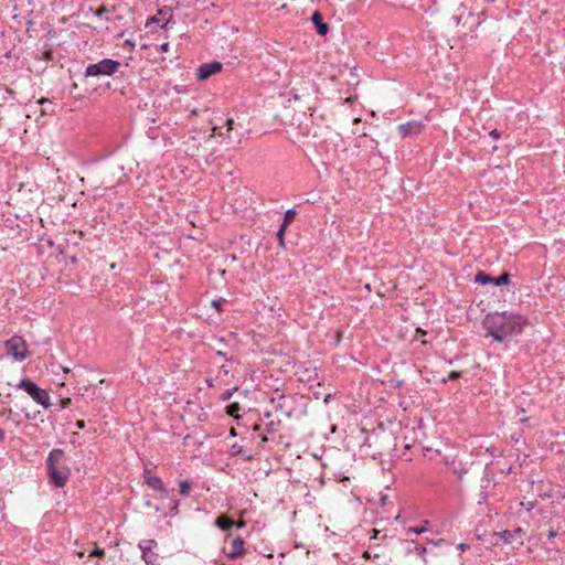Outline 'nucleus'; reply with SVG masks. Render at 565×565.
<instances>
[{
    "label": "nucleus",
    "instance_id": "1a4fd4ad",
    "mask_svg": "<svg viewBox=\"0 0 565 565\" xmlns=\"http://www.w3.org/2000/svg\"><path fill=\"white\" fill-rule=\"evenodd\" d=\"M499 536L505 544L523 545L524 531L522 527H516L513 531L504 530L499 533Z\"/></svg>",
    "mask_w": 565,
    "mask_h": 565
},
{
    "label": "nucleus",
    "instance_id": "72a5a7b5",
    "mask_svg": "<svg viewBox=\"0 0 565 565\" xmlns=\"http://www.w3.org/2000/svg\"><path fill=\"white\" fill-rule=\"evenodd\" d=\"M489 136L494 138V139H499L500 136H501V131H499L498 129L494 128V129L489 131Z\"/></svg>",
    "mask_w": 565,
    "mask_h": 565
},
{
    "label": "nucleus",
    "instance_id": "39448f33",
    "mask_svg": "<svg viewBox=\"0 0 565 565\" xmlns=\"http://www.w3.org/2000/svg\"><path fill=\"white\" fill-rule=\"evenodd\" d=\"M486 21V13L483 11L473 13L468 11L462 22V28L466 29L459 35L461 39L475 40L478 38L477 29Z\"/></svg>",
    "mask_w": 565,
    "mask_h": 565
},
{
    "label": "nucleus",
    "instance_id": "3c124183",
    "mask_svg": "<svg viewBox=\"0 0 565 565\" xmlns=\"http://www.w3.org/2000/svg\"><path fill=\"white\" fill-rule=\"evenodd\" d=\"M363 556H364V557H366V558H372V556H371V554H370V552H369V551H365V552L363 553Z\"/></svg>",
    "mask_w": 565,
    "mask_h": 565
},
{
    "label": "nucleus",
    "instance_id": "a211bd4d",
    "mask_svg": "<svg viewBox=\"0 0 565 565\" xmlns=\"http://www.w3.org/2000/svg\"><path fill=\"white\" fill-rule=\"evenodd\" d=\"M511 275L508 271L502 273L499 277H492L491 285L507 286L510 282Z\"/></svg>",
    "mask_w": 565,
    "mask_h": 565
},
{
    "label": "nucleus",
    "instance_id": "4be33fe9",
    "mask_svg": "<svg viewBox=\"0 0 565 565\" xmlns=\"http://www.w3.org/2000/svg\"><path fill=\"white\" fill-rule=\"evenodd\" d=\"M459 10H460L461 12H460L459 14H455V15L452 17V20H454V22L456 23V25H457V26H459L460 24L462 25L463 19H465V17H466V14H465V13H467V7H466V6H463V3H461V4L459 6Z\"/></svg>",
    "mask_w": 565,
    "mask_h": 565
},
{
    "label": "nucleus",
    "instance_id": "393cba45",
    "mask_svg": "<svg viewBox=\"0 0 565 565\" xmlns=\"http://www.w3.org/2000/svg\"><path fill=\"white\" fill-rule=\"evenodd\" d=\"M92 544L95 545V548L90 552L89 557L103 558L105 556V550L98 547L95 542H93Z\"/></svg>",
    "mask_w": 565,
    "mask_h": 565
},
{
    "label": "nucleus",
    "instance_id": "2eb2a0df",
    "mask_svg": "<svg viewBox=\"0 0 565 565\" xmlns=\"http://www.w3.org/2000/svg\"><path fill=\"white\" fill-rule=\"evenodd\" d=\"M214 524L220 530L227 532L234 526V521L226 514H221L215 519Z\"/></svg>",
    "mask_w": 565,
    "mask_h": 565
},
{
    "label": "nucleus",
    "instance_id": "ea45409f",
    "mask_svg": "<svg viewBox=\"0 0 565 565\" xmlns=\"http://www.w3.org/2000/svg\"><path fill=\"white\" fill-rule=\"evenodd\" d=\"M169 42H164L162 43L159 47H160V51L162 52H167L169 50Z\"/></svg>",
    "mask_w": 565,
    "mask_h": 565
},
{
    "label": "nucleus",
    "instance_id": "6e6552de",
    "mask_svg": "<svg viewBox=\"0 0 565 565\" xmlns=\"http://www.w3.org/2000/svg\"><path fill=\"white\" fill-rule=\"evenodd\" d=\"M222 68H223L222 63H220L217 61L203 63L196 70V79L198 81H206L212 75L220 73L222 71Z\"/></svg>",
    "mask_w": 565,
    "mask_h": 565
},
{
    "label": "nucleus",
    "instance_id": "4468645a",
    "mask_svg": "<svg viewBox=\"0 0 565 565\" xmlns=\"http://www.w3.org/2000/svg\"><path fill=\"white\" fill-rule=\"evenodd\" d=\"M244 545H245V541L243 537H241V536L235 537L232 541V550L227 554V557L230 559H235L238 556H242L244 554Z\"/></svg>",
    "mask_w": 565,
    "mask_h": 565
},
{
    "label": "nucleus",
    "instance_id": "37998d69",
    "mask_svg": "<svg viewBox=\"0 0 565 565\" xmlns=\"http://www.w3.org/2000/svg\"><path fill=\"white\" fill-rule=\"evenodd\" d=\"M178 508H179V501L175 500V501H173V505L171 508V511L177 513L178 512Z\"/></svg>",
    "mask_w": 565,
    "mask_h": 565
},
{
    "label": "nucleus",
    "instance_id": "a19ab883",
    "mask_svg": "<svg viewBox=\"0 0 565 565\" xmlns=\"http://www.w3.org/2000/svg\"><path fill=\"white\" fill-rule=\"evenodd\" d=\"M234 526H236L237 529H243L245 526V522L244 521H237V522L234 521Z\"/></svg>",
    "mask_w": 565,
    "mask_h": 565
},
{
    "label": "nucleus",
    "instance_id": "bb28decb",
    "mask_svg": "<svg viewBox=\"0 0 565 565\" xmlns=\"http://www.w3.org/2000/svg\"><path fill=\"white\" fill-rule=\"evenodd\" d=\"M226 302V299L220 297L217 299H213L211 305L212 307L217 311V312H221L222 311V306L223 303Z\"/></svg>",
    "mask_w": 565,
    "mask_h": 565
},
{
    "label": "nucleus",
    "instance_id": "7c9ffc66",
    "mask_svg": "<svg viewBox=\"0 0 565 565\" xmlns=\"http://www.w3.org/2000/svg\"><path fill=\"white\" fill-rule=\"evenodd\" d=\"M558 532L557 530L550 529L547 531V541L550 544H554V539L557 536Z\"/></svg>",
    "mask_w": 565,
    "mask_h": 565
},
{
    "label": "nucleus",
    "instance_id": "6ab92c4d",
    "mask_svg": "<svg viewBox=\"0 0 565 565\" xmlns=\"http://www.w3.org/2000/svg\"><path fill=\"white\" fill-rule=\"evenodd\" d=\"M491 281H492V276H490L489 274H487L483 270H479L475 276L476 284L488 285V284H491Z\"/></svg>",
    "mask_w": 565,
    "mask_h": 565
},
{
    "label": "nucleus",
    "instance_id": "5fc2aeb1",
    "mask_svg": "<svg viewBox=\"0 0 565 565\" xmlns=\"http://www.w3.org/2000/svg\"><path fill=\"white\" fill-rule=\"evenodd\" d=\"M71 263H73V264L77 263V258H76V256H73V257L71 258Z\"/></svg>",
    "mask_w": 565,
    "mask_h": 565
},
{
    "label": "nucleus",
    "instance_id": "09e8293b",
    "mask_svg": "<svg viewBox=\"0 0 565 565\" xmlns=\"http://www.w3.org/2000/svg\"><path fill=\"white\" fill-rule=\"evenodd\" d=\"M273 431H274V427H273V423H270L267 426V433H273Z\"/></svg>",
    "mask_w": 565,
    "mask_h": 565
},
{
    "label": "nucleus",
    "instance_id": "13d9d810",
    "mask_svg": "<svg viewBox=\"0 0 565 565\" xmlns=\"http://www.w3.org/2000/svg\"><path fill=\"white\" fill-rule=\"evenodd\" d=\"M25 418L33 419L34 417L30 416V414H25Z\"/></svg>",
    "mask_w": 565,
    "mask_h": 565
},
{
    "label": "nucleus",
    "instance_id": "f03ea898",
    "mask_svg": "<svg viewBox=\"0 0 565 565\" xmlns=\"http://www.w3.org/2000/svg\"><path fill=\"white\" fill-rule=\"evenodd\" d=\"M64 450L60 448L52 449L46 458V472L56 488H63L71 476V470L64 465Z\"/></svg>",
    "mask_w": 565,
    "mask_h": 565
},
{
    "label": "nucleus",
    "instance_id": "c9c22d12",
    "mask_svg": "<svg viewBox=\"0 0 565 565\" xmlns=\"http://www.w3.org/2000/svg\"><path fill=\"white\" fill-rule=\"evenodd\" d=\"M108 10L105 6H102L99 7L96 11H95V14L97 17H102L104 13H106Z\"/></svg>",
    "mask_w": 565,
    "mask_h": 565
},
{
    "label": "nucleus",
    "instance_id": "ddd939ff",
    "mask_svg": "<svg viewBox=\"0 0 565 565\" xmlns=\"http://www.w3.org/2000/svg\"><path fill=\"white\" fill-rule=\"evenodd\" d=\"M422 131V124L418 121H408L398 126V132L403 137L418 135Z\"/></svg>",
    "mask_w": 565,
    "mask_h": 565
},
{
    "label": "nucleus",
    "instance_id": "de8ad7c7",
    "mask_svg": "<svg viewBox=\"0 0 565 565\" xmlns=\"http://www.w3.org/2000/svg\"><path fill=\"white\" fill-rule=\"evenodd\" d=\"M216 355L225 358V356H226V353H225V352H223V351H221V350H217V351H216Z\"/></svg>",
    "mask_w": 565,
    "mask_h": 565
},
{
    "label": "nucleus",
    "instance_id": "8fccbe9b",
    "mask_svg": "<svg viewBox=\"0 0 565 565\" xmlns=\"http://www.w3.org/2000/svg\"><path fill=\"white\" fill-rule=\"evenodd\" d=\"M76 555L79 557V558H83L85 553L83 551H79V552H76Z\"/></svg>",
    "mask_w": 565,
    "mask_h": 565
},
{
    "label": "nucleus",
    "instance_id": "9d476101",
    "mask_svg": "<svg viewBox=\"0 0 565 565\" xmlns=\"http://www.w3.org/2000/svg\"><path fill=\"white\" fill-rule=\"evenodd\" d=\"M310 19L316 29V32L319 35L324 36L328 34L329 24L327 22H324L323 17L320 11H315Z\"/></svg>",
    "mask_w": 565,
    "mask_h": 565
},
{
    "label": "nucleus",
    "instance_id": "a18cd8bd",
    "mask_svg": "<svg viewBox=\"0 0 565 565\" xmlns=\"http://www.w3.org/2000/svg\"><path fill=\"white\" fill-rule=\"evenodd\" d=\"M157 23L158 22V19L156 17H152L150 18L148 21H147V24L146 25H149L150 23Z\"/></svg>",
    "mask_w": 565,
    "mask_h": 565
},
{
    "label": "nucleus",
    "instance_id": "4d7b16f0",
    "mask_svg": "<svg viewBox=\"0 0 565 565\" xmlns=\"http://www.w3.org/2000/svg\"><path fill=\"white\" fill-rule=\"evenodd\" d=\"M231 435H232V436H235V435H236L235 428H232V429H231Z\"/></svg>",
    "mask_w": 565,
    "mask_h": 565
},
{
    "label": "nucleus",
    "instance_id": "f3484780",
    "mask_svg": "<svg viewBox=\"0 0 565 565\" xmlns=\"http://www.w3.org/2000/svg\"><path fill=\"white\" fill-rule=\"evenodd\" d=\"M239 411H241V405L237 402L230 403L225 408V413L228 416L234 417L236 420H238L241 418V416L238 415Z\"/></svg>",
    "mask_w": 565,
    "mask_h": 565
},
{
    "label": "nucleus",
    "instance_id": "c85d7f7f",
    "mask_svg": "<svg viewBox=\"0 0 565 565\" xmlns=\"http://www.w3.org/2000/svg\"><path fill=\"white\" fill-rule=\"evenodd\" d=\"M427 531L426 526L425 525H420V526H414V527H409L408 529V533H414V534H423Z\"/></svg>",
    "mask_w": 565,
    "mask_h": 565
},
{
    "label": "nucleus",
    "instance_id": "f704fd0d",
    "mask_svg": "<svg viewBox=\"0 0 565 565\" xmlns=\"http://www.w3.org/2000/svg\"><path fill=\"white\" fill-rule=\"evenodd\" d=\"M445 542L444 539H439V540H427V543L428 544H433L435 546H440L443 543Z\"/></svg>",
    "mask_w": 565,
    "mask_h": 565
},
{
    "label": "nucleus",
    "instance_id": "6e6d98bb",
    "mask_svg": "<svg viewBox=\"0 0 565 565\" xmlns=\"http://www.w3.org/2000/svg\"><path fill=\"white\" fill-rule=\"evenodd\" d=\"M260 440H262V443H265V441H267V437L263 435V436H260Z\"/></svg>",
    "mask_w": 565,
    "mask_h": 565
},
{
    "label": "nucleus",
    "instance_id": "dca6fc26",
    "mask_svg": "<svg viewBox=\"0 0 565 565\" xmlns=\"http://www.w3.org/2000/svg\"><path fill=\"white\" fill-rule=\"evenodd\" d=\"M157 545L158 543L153 539L143 540L138 544V547L141 551L142 561H147V553L151 552Z\"/></svg>",
    "mask_w": 565,
    "mask_h": 565
},
{
    "label": "nucleus",
    "instance_id": "9b49d317",
    "mask_svg": "<svg viewBox=\"0 0 565 565\" xmlns=\"http://www.w3.org/2000/svg\"><path fill=\"white\" fill-rule=\"evenodd\" d=\"M446 463L448 466V469L451 471V473L454 476H456L457 481L459 483H462L463 477L469 472V468L466 465H463L462 462H456L455 460H452L450 462L447 461Z\"/></svg>",
    "mask_w": 565,
    "mask_h": 565
},
{
    "label": "nucleus",
    "instance_id": "2f4dec72",
    "mask_svg": "<svg viewBox=\"0 0 565 565\" xmlns=\"http://www.w3.org/2000/svg\"><path fill=\"white\" fill-rule=\"evenodd\" d=\"M461 376V372L459 371H451L448 375V380H458ZM447 379L443 380V383H446Z\"/></svg>",
    "mask_w": 565,
    "mask_h": 565
},
{
    "label": "nucleus",
    "instance_id": "cd10ccee",
    "mask_svg": "<svg viewBox=\"0 0 565 565\" xmlns=\"http://www.w3.org/2000/svg\"><path fill=\"white\" fill-rule=\"evenodd\" d=\"M238 388L235 386V387H232V388H228V390H225L222 394H221V399L223 402H226L228 399H231V397L233 396L234 392H236Z\"/></svg>",
    "mask_w": 565,
    "mask_h": 565
},
{
    "label": "nucleus",
    "instance_id": "58836bf2",
    "mask_svg": "<svg viewBox=\"0 0 565 565\" xmlns=\"http://www.w3.org/2000/svg\"><path fill=\"white\" fill-rule=\"evenodd\" d=\"M75 426L78 428V429H84L85 428V422L83 419H79L75 423Z\"/></svg>",
    "mask_w": 565,
    "mask_h": 565
},
{
    "label": "nucleus",
    "instance_id": "bf43d9fd",
    "mask_svg": "<svg viewBox=\"0 0 565 565\" xmlns=\"http://www.w3.org/2000/svg\"><path fill=\"white\" fill-rule=\"evenodd\" d=\"M46 102H47V99H46V98H42V99L40 100V103H41V104H44V103H46Z\"/></svg>",
    "mask_w": 565,
    "mask_h": 565
},
{
    "label": "nucleus",
    "instance_id": "412c9836",
    "mask_svg": "<svg viewBox=\"0 0 565 565\" xmlns=\"http://www.w3.org/2000/svg\"><path fill=\"white\" fill-rule=\"evenodd\" d=\"M225 126H226V134H223V132H217L218 136H222V137H226L230 141H232L233 137L231 136V131L234 129V126H235V121L233 118H227L225 120Z\"/></svg>",
    "mask_w": 565,
    "mask_h": 565
},
{
    "label": "nucleus",
    "instance_id": "7ed1b4c3",
    "mask_svg": "<svg viewBox=\"0 0 565 565\" xmlns=\"http://www.w3.org/2000/svg\"><path fill=\"white\" fill-rule=\"evenodd\" d=\"M121 68V63L117 60L105 57L96 63L88 64L84 71V77L114 76Z\"/></svg>",
    "mask_w": 565,
    "mask_h": 565
},
{
    "label": "nucleus",
    "instance_id": "603ef678",
    "mask_svg": "<svg viewBox=\"0 0 565 565\" xmlns=\"http://www.w3.org/2000/svg\"><path fill=\"white\" fill-rule=\"evenodd\" d=\"M205 382H206L207 386H213V381L211 379H206Z\"/></svg>",
    "mask_w": 565,
    "mask_h": 565
},
{
    "label": "nucleus",
    "instance_id": "864d4df0",
    "mask_svg": "<svg viewBox=\"0 0 565 565\" xmlns=\"http://www.w3.org/2000/svg\"><path fill=\"white\" fill-rule=\"evenodd\" d=\"M254 430H255V431L260 430V425H259V424H256V425L254 426Z\"/></svg>",
    "mask_w": 565,
    "mask_h": 565
},
{
    "label": "nucleus",
    "instance_id": "20e7f679",
    "mask_svg": "<svg viewBox=\"0 0 565 565\" xmlns=\"http://www.w3.org/2000/svg\"><path fill=\"white\" fill-rule=\"evenodd\" d=\"M18 390L24 391L36 404L47 409L51 407V398L44 388H41L35 382L29 377L22 379L15 386Z\"/></svg>",
    "mask_w": 565,
    "mask_h": 565
},
{
    "label": "nucleus",
    "instance_id": "0eeeda50",
    "mask_svg": "<svg viewBox=\"0 0 565 565\" xmlns=\"http://www.w3.org/2000/svg\"><path fill=\"white\" fill-rule=\"evenodd\" d=\"M405 555H416L422 558L423 565H427L426 547L414 540H399Z\"/></svg>",
    "mask_w": 565,
    "mask_h": 565
},
{
    "label": "nucleus",
    "instance_id": "f8f14e48",
    "mask_svg": "<svg viewBox=\"0 0 565 565\" xmlns=\"http://www.w3.org/2000/svg\"><path fill=\"white\" fill-rule=\"evenodd\" d=\"M145 482L149 488L159 491L162 497H169V490L164 487L161 478H159L158 476L146 477Z\"/></svg>",
    "mask_w": 565,
    "mask_h": 565
},
{
    "label": "nucleus",
    "instance_id": "a878e982",
    "mask_svg": "<svg viewBox=\"0 0 565 565\" xmlns=\"http://www.w3.org/2000/svg\"><path fill=\"white\" fill-rule=\"evenodd\" d=\"M286 230L287 227H285V225H280L277 233H276V236L278 238V242H279V245L280 246H285V233H286Z\"/></svg>",
    "mask_w": 565,
    "mask_h": 565
},
{
    "label": "nucleus",
    "instance_id": "79ce46f5",
    "mask_svg": "<svg viewBox=\"0 0 565 565\" xmlns=\"http://www.w3.org/2000/svg\"><path fill=\"white\" fill-rule=\"evenodd\" d=\"M285 398V395H280L279 396V399H278V403L277 405L275 406V409L278 411L282 407V405L280 404V401Z\"/></svg>",
    "mask_w": 565,
    "mask_h": 565
},
{
    "label": "nucleus",
    "instance_id": "b1692460",
    "mask_svg": "<svg viewBox=\"0 0 565 565\" xmlns=\"http://www.w3.org/2000/svg\"><path fill=\"white\" fill-rule=\"evenodd\" d=\"M180 489L179 492L182 497H186L190 493V490L192 488V481L191 480H183L179 484Z\"/></svg>",
    "mask_w": 565,
    "mask_h": 565
},
{
    "label": "nucleus",
    "instance_id": "f257e3e1",
    "mask_svg": "<svg viewBox=\"0 0 565 565\" xmlns=\"http://www.w3.org/2000/svg\"><path fill=\"white\" fill-rule=\"evenodd\" d=\"M529 324L530 320L526 316L511 311L490 312L482 321L487 337H491L497 342L521 334Z\"/></svg>",
    "mask_w": 565,
    "mask_h": 565
},
{
    "label": "nucleus",
    "instance_id": "680f3d73",
    "mask_svg": "<svg viewBox=\"0 0 565 565\" xmlns=\"http://www.w3.org/2000/svg\"><path fill=\"white\" fill-rule=\"evenodd\" d=\"M217 129H218L217 127H213V131H214V134H216V130H217Z\"/></svg>",
    "mask_w": 565,
    "mask_h": 565
},
{
    "label": "nucleus",
    "instance_id": "e433bc0d",
    "mask_svg": "<svg viewBox=\"0 0 565 565\" xmlns=\"http://www.w3.org/2000/svg\"><path fill=\"white\" fill-rule=\"evenodd\" d=\"M71 403H72V401H71V398H68V397H67V398H63V399H61V406H62V408H67V407L71 405Z\"/></svg>",
    "mask_w": 565,
    "mask_h": 565
},
{
    "label": "nucleus",
    "instance_id": "c756f323",
    "mask_svg": "<svg viewBox=\"0 0 565 565\" xmlns=\"http://www.w3.org/2000/svg\"><path fill=\"white\" fill-rule=\"evenodd\" d=\"M158 559V554L156 553H147V561H143L147 565H154V562Z\"/></svg>",
    "mask_w": 565,
    "mask_h": 565
},
{
    "label": "nucleus",
    "instance_id": "423d86ee",
    "mask_svg": "<svg viewBox=\"0 0 565 565\" xmlns=\"http://www.w3.org/2000/svg\"><path fill=\"white\" fill-rule=\"evenodd\" d=\"M7 353L12 355L17 361H23L28 358L26 341L21 335H13L4 343Z\"/></svg>",
    "mask_w": 565,
    "mask_h": 565
},
{
    "label": "nucleus",
    "instance_id": "473e14b6",
    "mask_svg": "<svg viewBox=\"0 0 565 565\" xmlns=\"http://www.w3.org/2000/svg\"><path fill=\"white\" fill-rule=\"evenodd\" d=\"M231 451H232V455H238L242 452V446L237 445V444H234L232 447H231Z\"/></svg>",
    "mask_w": 565,
    "mask_h": 565
},
{
    "label": "nucleus",
    "instance_id": "49530a36",
    "mask_svg": "<svg viewBox=\"0 0 565 565\" xmlns=\"http://www.w3.org/2000/svg\"><path fill=\"white\" fill-rule=\"evenodd\" d=\"M6 439V431L3 429H0V441H3Z\"/></svg>",
    "mask_w": 565,
    "mask_h": 565
},
{
    "label": "nucleus",
    "instance_id": "052dcab7",
    "mask_svg": "<svg viewBox=\"0 0 565 565\" xmlns=\"http://www.w3.org/2000/svg\"><path fill=\"white\" fill-rule=\"evenodd\" d=\"M527 420H529V418H521V419H520V422H521V423H525V422H527Z\"/></svg>",
    "mask_w": 565,
    "mask_h": 565
},
{
    "label": "nucleus",
    "instance_id": "5701e85b",
    "mask_svg": "<svg viewBox=\"0 0 565 565\" xmlns=\"http://www.w3.org/2000/svg\"><path fill=\"white\" fill-rule=\"evenodd\" d=\"M459 10H460L461 12H460L459 14H455V15L452 17V20H454V22L456 23V25H457V26H459L460 24L462 25L463 19H465V17H466V14H465V13H467V7H466V6H463V3H461V4L459 6Z\"/></svg>",
    "mask_w": 565,
    "mask_h": 565
},
{
    "label": "nucleus",
    "instance_id": "aec40b11",
    "mask_svg": "<svg viewBox=\"0 0 565 565\" xmlns=\"http://www.w3.org/2000/svg\"><path fill=\"white\" fill-rule=\"evenodd\" d=\"M296 214L297 212L295 209L287 210L284 214V218L280 225H285V227H288V225H290L294 222Z\"/></svg>",
    "mask_w": 565,
    "mask_h": 565
},
{
    "label": "nucleus",
    "instance_id": "4c0bfd02",
    "mask_svg": "<svg viewBox=\"0 0 565 565\" xmlns=\"http://www.w3.org/2000/svg\"><path fill=\"white\" fill-rule=\"evenodd\" d=\"M124 46H125V47H126V46H128V47H131V49H132V47H135V42H134L132 40H130V39H127V40H125V42H124Z\"/></svg>",
    "mask_w": 565,
    "mask_h": 565
},
{
    "label": "nucleus",
    "instance_id": "c03bdc74",
    "mask_svg": "<svg viewBox=\"0 0 565 565\" xmlns=\"http://www.w3.org/2000/svg\"><path fill=\"white\" fill-rule=\"evenodd\" d=\"M458 548H459V550H461V551H466L467 548H469V545H468V544H466V543H460V544L458 545Z\"/></svg>",
    "mask_w": 565,
    "mask_h": 565
}]
</instances>
